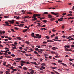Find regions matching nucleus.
I'll use <instances>...</instances> for the list:
<instances>
[{"label":"nucleus","instance_id":"nucleus-28","mask_svg":"<svg viewBox=\"0 0 74 74\" xmlns=\"http://www.w3.org/2000/svg\"><path fill=\"white\" fill-rule=\"evenodd\" d=\"M45 17H42L40 18V20H42V19H45Z\"/></svg>","mask_w":74,"mask_h":74},{"label":"nucleus","instance_id":"nucleus-56","mask_svg":"<svg viewBox=\"0 0 74 74\" xmlns=\"http://www.w3.org/2000/svg\"><path fill=\"white\" fill-rule=\"evenodd\" d=\"M12 49H16V47H12Z\"/></svg>","mask_w":74,"mask_h":74},{"label":"nucleus","instance_id":"nucleus-24","mask_svg":"<svg viewBox=\"0 0 74 74\" xmlns=\"http://www.w3.org/2000/svg\"><path fill=\"white\" fill-rule=\"evenodd\" d=\"M73 16V15H72V14H69L67 15V16Z\"/></svg>","mask_w":74,"mask_h":74},{"label":"nucleus","instance_id":"nucleus-14","mask_svg":"<svg viewBox=\"0 0 74 74\" xmlns=\"http://www.w3.org/2000/svg\"><path fill=\"white\" fill-rule=\"evenodd\" d=\"M25 55H26V56H32V55L31 54H25Z\"/></svg>","mask_w":74,"mask_h":74},{"label":"nucleus","instance_id":"nucleus-31","mask_svg":"<svg viewBox=\"0 0 74 74\" xmlns=\"http://www.w3.org/2000/svg\"><path fill=\"white\" fill-rule=\"evenodd\" d=\"M30 73H31V74H34V72L33 71H31Z\"/></svg>","mask_w":74,"mask_h":74},{"label":"nucleus","instance_id":"nucleus-52","mask_svg":"<svg viewBox=\"0 0 74 74\" xmlns=\"http://www.w3.org/2000/svg\"><path fill=\"white\" fill-rule=\"evenodd\" d=\"M64 27H65L64 26V25H63L62 27V29H64Z\"/></svg>","mask_w":74,"mask_h":74},{"label":"nucleus","instance_id":"nucleus-43","mask_svg":"<svg viewBox=\"0 0 74 74\" xmlns=\"http://www.w3.org/2000/svg\"><path fill=\"white\" fill-rule=\"evenodd\" d=\"M32 37H34V38H37V37L33 35L32 36Z\"/></svg>","mask_w":74,"mask_h":74},{"label":"nucleus","instance_id":"nucleus-8","mask_svg":"<svg viewBox=\"0 0 74 74\" xmlns=\"http://www.w3.org/2000/svg\"><path fill=\"white\" fill-rule=\"evenodd\" d=\"M71 37H74V35H72L71 36H69L67 38V39H70V38H71Z\"/></svg>","mask_w":74,"mask_h":74},{"label":"nucleus","instance_id":"nucleus-64","mask_svg":"<svg viewBox=\"0 0 74 74\" xmlns=\"http://www.w3.org/2000/svg\"><path fill=\"white\" fill-rule=\"evenodd\" d=\"M3 64L4 65H5V64H6V62H4L3 63Z\"/></svg>","mask_w":74,"mask_h":74},{"label":"nucleus","instance_id":"nucleus-40","mask_svg":"<svg viewBox=\"0 0 74 74\" xmlns=\"http://www.w3.org/2000/svg\"><path fill=\"white\" fill-rule=\"evenodd\" d=\"M61 62H62V61H61L60 60H58V63H60Z\"/></svg>","mask_w":74,"mask_h":74},{"label":"nucleus","instance_id":"nucleus-5","mask_svg":"<svg viewBox=\"0 0 74 74\" xmlns=\"http://www.w3.org/2000/svg\"><path fill=\"white\" fill-rule=\"evenodd\" d=\"M23 69L24 70H27L28 69V68H27L24 67H23Z\"/></svg>","mask_w":74,"mask_h":74},{"label":"nucleus","instance_id":"nucleus-10","mask_svg":"<svg viewBox=\"0 0 74 74\" xmlns=\"http://www.w3.org/2000/svg\"><path fill=\"white\" fill-rule=\"evenodd\" d=\"M61 64H62L63 66H65V67H67V66L66 65V64H65L62 63H61Z\"/></svg>","mask_w":74,"mask_h":74},{"label":"nucleus","instance_id":"nucleus-42","mask_svg":"<svg viewBox=\"0 0 74 74\" xmlns=\"http://www.w3.org/2000/svg\"><path fill=\"white\" fill-rule=\"evenodd\" d=\"M58 21H59V22H61L62 21H63V20H61V19H58Z\"/></svg>","mask_w":74,"mask_h":74},{"label":"nucleus","instance_id":"nucleus-29","mask_svg":"<svg viewBox=\"0 0 74 74\" xmlns=\"http://www.w3.org/2000/svg\"><path fill=\"white\" fill-rule=\"evenodd\" d=\"M55 36V34H53L51 36V37H54Z\"/></svg>","mask_w":74,"mask_h":74},{"label":"nucleus","instance_id":"nucleus-34","mask_svg":"<svg viewBox=\"0 0 74 74\" xmlns=\"http://www.w3.org/2000/svg\"><path fill=\"white\" fill-rule=\"evenodd\" d=\"M20 18V17L18 16L17 17V18H16V19H19Z\"/></svg>","mask_w":74,"mask_h":74},{"label":"nucleus","instance_id":"nucleus-13","mask_svg":"<svg viewBox=\"0 0 74 74\" xmlns=\"http://www.w3.org/2000/svg\"><path fill=\"white\" fill-rule=\"evenodd\" d=\"M16 38H17V39H18V40H22V38L20 37H17Z\"/></svg>","mask_w":74,"mask_h":74},{"label":"nucleus","instance_id":"nucleus-1","mask_svg":"<svg viewBox=\"0 0 74 74\" xmlns=\"http://www.w3.org/2000/svg\"><path fill=\"white\" fill-rule=\"evenodd\" d=\"M41 15L40 14H34L33 15V16L32 17L33 18H34L36 17V16H40Z\"/></svg>","mask_w":74,"mask_h":74},{"label":"nucleus","instance_id":"nucleus-39","mask_svg":"<svg viewBox=\"0 0 74 74\" xmlns=\"http://www.w3.org/2000/svg\"><path fill=\"white\" fill-rule=\"evenodd\" d=\"M27 14H32V13L30 12H27Z\"/></svg>","mask_w":74,"mask_h":74},{"label":"nucleus","instance_id":"nucleus-26","mask_svg":"<svg viewBox=\"0 0 74 74\" xmlns=\"http://www.w3.org/2000/svg\"><path fill=\"white\" fill-rule=\"evenodd\" d=\"M34 53H35V54H37V55H38V53L37 52H36V51H34Z\"/></svg>","mask_w":74,"mask_h":74},{"label":"nucleus","instance_id":"nucleus-2","mask_svg":"<svg viewBox=\"0 0 74 74\" xmlns=\"http://www.w3.org/2000/svg\"><path fill=\"white\" fill-rule=\"evenodd\" d=\"M51 14H54L55 15H56V17H59V14L58 13H54L53 12H51Z\"/></svg>","mask_w":74,"mask_h":74},{"label":"nucleus","instance_id":"nucleus-11","mask_svg":"<svg viewBox=\"0 0 74 74\" xmlns=\"http://www.w3.org/2000/svg\"><path fill=\"white\" fill-rule=\"evenodd\" d=\"M41 65L42 66H46V64L45 63H42L41 64Z\"/></svg>","mask_w":74,"mask_h":74},{"label":"nucleus","instance_id":"nucleus-51","mask_svg":"<svg viewBox=\"0 0 74 74\" xmlns=\"http://www.w3.org/2000/svg\"><path fill=\"white\" fill-rule=\"evenodd\" d=\"M11 56H12L13 57H15V55L14 54H12L11 55Z\"/></svg>","mask_w":74,"mask_h":74},{"label":"nucleus","instance_id":"nucleus-59","mask_svg":"<svg viewBox=\"0 0 74 74\" xmlns=\"http://www.w3.org/2000/svg\"><path fill=\"white\" fill-rule=\"evenodd\" d=\"M63 19H64V18H63V17H61L60 18V19L61 20H63Z\"/></svg>","mask_w":74,"mask_h":74},{"label":"nucleus","instance_id":"nucleus-62","mask_svg":"<svg viewBox=\"0 0 74 74\" xmlns=\"http://www.w3.org/2000/svg\"><path fill=\"white\" fill-rule=\"evenodd\" d=\"M21 66H23V65H24V64L23 63H21Z\"/></svg>","mask_w":74,"mask_h":74},{"label":"nucleus","instance_id":"nucleus-41","mask_svg":"<svg viewBox=\"0 0 74 74\" xmlns=\"http://www.w3.org/2000/svg\"><path fill=\"white\" fill-rule=\"evenodd\" d=\"M12 70H13V71H16V70L14 69H12Z\"/></svg>","mask_w":74,"mask_h":74},{"label":"nucleus","instance_id":"nucleus-48","mask_svg":"<svg viewBox=\"0 0 74 74\" xmlns=\"http://www.w3.org/2000/svg\"><path fill=\"white\" fill-rule=\"evenodd\" d=\"M43 44H47V42L44 41L43 42Z\"/></svg>","mask_w":74,"mask_h":74},{"label":"nucleus","instance_id":"nucleus-57","mask_svg":"<svg viewBox=\"0 0 74 74\" xmlns=\"http://www.w3.org/2000/svg\"><path fill=\"white\" fill-rule=\"evenodd\" d=\"M35 49V50H38L39 49H38V48H36Z\"/></svg>","mask_w":74,"mask_h":74},{"label":"nucleus","instance_id":"nucleus-45","mask_svg":"<svg viewBox=\"0 0 74 74\" xmlns=\"http://www.w3.org/2000/svg\"><path fill=\"white\" fill-rule=\"evenodd\" d=\"M14 29H15V30H18L19 29V28L15 27L14 28Z\"/></svg>","mask_w":74,"mask_h":74},{"label":"nucleus","instance_id":"nucleus-21","mask_svg":"<svg viewBox=\"0 0 74 74\" xmlns=\"http://www.w3.org/2000/svg\"><path fill=\"white\" fill-rule=\"evenodd\" d=\"M45 37L46 38H47V39H49V38H50L49 37H48V36H46Z\"/></svg>","mask_w":74,"mask_h":74},{"label":"nucleus","instance_id":"nucleus-47","mask_svg":"<svg viewBox=\"0 0 74 74\" xmlns=\"http://www.w3.org/2000/svg\"><path fill=\"white\" fill-rule=\"evenodd\" d=\"M54 20H55V19L53 18H52L50 19L51 21H54Z\"/></svg>","mask_w":74,"mask_h":74},{"label":"nucleus","instance_id":"nucleus-15","mask_svg":"<svg viewBox=\"0 0 74 74\" xmlns=\"http://www.w3.org/2000/svg\"><path fill=\"white\" fill-rule=\"evenodd\" d=\"M25 43H26V44H30V42H29V41H25L24 42Z\"/></svg>","mask_w":74,"mask_h":74},{"label":"nucleus","instance_id":"nucleus-22","mask_svg":"<svg viewBox=\"0 0 74 74\" xmlns=\"http://www.w3.org/2000/svg\"><path fill=\"white\" fill-rule=\"evenodd\" d=\"M8 39L9 40H12V38L10 37H8Z\"/></svg>","mask_w":74,"mask_h":74},{"label":"nucleus","instance_id":"nucleus-12","mask_svg":"<svg viewBox=\"0 0 74 74\" xmlns=\"http://www.w3.org/2000/svg\"><path fill=\"white\" fill-rule=\"evenodd\" d=\"M72 40H74V39L73 38H71L69 39L68 40V41H71Z\"/></svg>","mask_w":74,"mask_h":74},{"label":"nucleus","instance_id":"nucleus-37","mask_svg":"<svg viewBox=\"0 0 74 74\" xmlns=\"http://www.w3.org/2000/svg\"><path fill=\"white\" fill-rule=\"evenodd\" d=\"M4 18H9V17L6 16H4Z\"/></svg>","mask_w":74,"mask_h":74},{"label":"nucleus","instance_id":"nucleus-18","mask_svg":"<svg viewBox=\"0 0 74 74\" xmlns=\"http://www.w3.org/2000/svg\"><path fill=\"white\" fill-rule=\"evenodd\" d=\"M51 69H58V68L56 67H50Z\"/></svg>","mask_w":74,"mask_h":74},{"label":"nucleus","instance_id":"nucleus-61","mask_svg":"<svg viewBox=\"0 0 74 74\" xmlns=\"http://www.w3.org/2000/svg\"><path fill=\"white\" fill-rule=\"evenodd\" d=\"M71 47H73V48H74V45H71Z\"/></svg>","mask_w":74,"mask_h":74},{"label":"nucleus","instance_id":"nucleus-3","mask_svg":"<svg viewBox=\"0 0 74 74\" xmlns=\"http://www.w3.org/2000/svg\"><path fill=\"white\" fill-rule=\"evenodd\" d=\"M36 36L39 39L41 38V35H39V34H37L36 35Z\"/></svg>","mask_w":74,"mask_h":74},{"label":"nucleus","instance_id":"nucleus-33","mask_svg":"<svg viewBox=\"0 0 74 74\" xmlns=\"http://www.w3.org/2000/svg\"><path fill=\"white\" fill-rule=\"evenodd\" d=\"M41 67L43 69H44V70H45V67L44 66H41Z\"/></svg>","mask_w":74,"mask_h":74},{"label":"nucleus","instance_id":"nucleus-36","mask_svg":"<svg viewBox=\"0 0 74 74\" xmlns=\"http://www.w3.org/2000/svg\"><path fill=\"white\" fill-rule=\"evenodd\" d=\"M34 64H35V65H36V66H38V64H37V63H36V62H34Z\"/></svg>","mask_w":74,"mask_h":74},{"label":"nucleus","instance_id":"nucleus-60","mask_svg":"<svg viewBox=\"0 0 74 74\" xmlns=\"http://www.w3.org/2000/svg\"><path fill=\"white\" fill-rule=\"evenodd\" d=\"M5 33V32L4 31H2V33H3V34H4Z\"/></svg>","mask_w":74,"mask_h":74},{"label":"nucleus","instance_id":"nucleus-9","mask_svg":"<svg viewBox=\"0 0 74 74\" xmlns=\"http://www.w3.org/2000/svg\"><path fill=\"white\" fill-rule=\"evenodd\" d=\"M27 30H28V29H25V30H23V33H25V32H26L27 31Z\"/></svg>","mask_w":74,"mask_h":74},{"label":"nucleus","instance_id":"nucleus-27","mask_svg":"<svg viewBox=\"0 0 74 74\" xmlns=\"http://www.w3.org/2000/svg\"><path fill=\"white\" fill-rule=\"evenodd\" d=\"M44 14H45L46 15H47L48 14V13L47 12H45L43 13Z\"/></svg>","mask_w":74,"mask_h":74},{"label":"nucleus","instance_id":"nucleus-19","mask_svg":"<svg viewBox=\"0 0 74 74\" xmlns=\"http://www.w3.org/2000/svg\"><path fill=\"white\" fill-rule=\"evenodd\" d=\"M21 63H26V62H25L24 61H23V60H21Z\"/></svg>","mask_w":74,"mask_h":74},{"label":"nucleus","instance_id":"nucleus-30","mask_svg":"<svg viewBox=\"0 0 74 74\" xmlns=\"http://www.w3.org/2000/svg\"><path fill=\"white\" fill-rule=\"evenodd\" d=\"M36 47L37 48H41V47H40V46L38 45V46H36Z\"/></svg>","mask_w":74,"mask_h":74},{"label":"nucleus","instance_id":"nucleus-16","mask_svg":"<svg viewBox=\"0 0 74 74\" xmlns=\"http://www.w3.org/2000/svg\"><path fill=\"white\" fill-rule=\"evenodd\" d=\"M74 19V17H70L69 18H68V20H69V19Z\"/></svg>","mask_w":74,"mask_h":74},{"label":"nucleus","instance_id":"nucleus-6","mask_svg":"<svg viewBox=\"0 0 74 74\" xmlns=\"http://www.w3.org/2000/svg\"><path fill=\"white\" fill-rule=\"evenodd\" d=\"M48 18H52V15H50V14H49L48 15Z\"/></svg>","mask_w":74,"mask_h":74},{"label":"nucleus","instance_id":"nucleus-50","mask_svg":"<svg viewBox=\"0 0 74 74\" xmlns=\"http://www.w3.org/2000/svg\"><path fill=\"white\" fill-rule=\"evenodd\" d=\"M25 63H26L27 64H30V62H25Z\"/></svg>","mask_w":74,"mask_h":74},{"label":"nucleus","instance_id":"nucleus-55","mask_svg":"<svg viewBox=\"0 0 74 74\" xmlns=\"http://www.w3.org/2000/svg\"><path fill=\"white\" fill-rule=\"evenodd\" d=\"M34 21H36L37 19V18L36 17L34 18Z\"/></svg>","mask_w":74,"mask_h":74},{"label":"nucleus","instance_id":"nucleus-38","mask_svg":"<svg viewBox=\"0 0 74 74\" xmlns=\"http://www.w3.org/2000/svg\"><path fill=\"white\" fill-rule=\"evenodd\" d=\"M21 52H23V53H26V51H21Z\"/></svg>","mask_w":74,"mask_h":74},{"label":"nucleus","instance_id":"nucleus-4","mask_svg":"<svg viewBox=\"0 0 74 74\" xmlns=\"http://www.w3.org/2000/svg\"><path fill=\"white\" fill-rule=\"evenodd\" d=\"M14 20H12L11 21H9V22H10V24H13L14 23Z\"/></svg>","mask_w":74,"mask_h":74},{"label":"nucleus","instance_id":"nucleus-53","mask_svg":"<svg viewBox=\"0 0 74 74\" xmlns=\"http://www.w3.org/2000/svg\"><path fill=\"white\" fill-rule=\"evenodd\" d=\"M16 24H17V25H19V23L18 22H16Z\"/></svg>","mask_w":74,"mask_h":74},{"label":"nucleus","instance_id":"nucleus-25","mask_svg":"<svg viewBox=\"0 0 74 74\" xmlns=\"http://www.w3.org/2000/svg\"><path fill=\"white\" fill-rule=\"evenodd\" d=\"M51 53L53 54H56L57 53H55V52H53V51L51 52Z\"/></svg>","mask_w":74,"mask_h":74},{"label":"nucleus","instance_id":"nucleus-46","mask_svg":"<svg viewBox=\"0 0 74 74\" xmlns=\"http://www.w3.org/2000/svg\"><path fill=\"white\" fill-rule=\"evenodd\" d=\"M11 31H12V32H15V31H14V30L13 29H11Z\"/></svg>","mask_w":74,"mask_h":74},{"label":"nucleus","instance_id":"nucleus-23","mask_svg":"<svg viewBox=\"0 0 74 74\" xmlns=\"http://www.w3.org/2000/svg\"><path fill=\"white\" fill-rule=\"evenodd\" d=\"M43 22H44V23H47V21L46 20H44Z\"/></svg>","mask_w":74,"mask_h":74},{"label":"nucleus","instance_id":"nucleus-32","mask_svg":"<svg viewBox=\"0 0 74 74\" xmlns=\"http://www.w3.org/2000/svg\"><path fill=\"white\" fill-rule=\"evenodd\" d=\"M3 58V56H1L0 57V59H1Z\"/></svg>","mask_w":74,"mask_h":74},{"label":"nucleus","instance_id":"nucleus-58","mask_svg":"<svg viewBox=\"0 0 74 74\" xmlns=\"http://www.w3.org/2000/svg\"><path fill=\"white\" fill-rule=\"evenodd\" d=\"M66 14V13H64L62 14V15L64 16V15H65Z\"/></svg>","mask_w":74,"mask_h":74},{"label":"nucleus","instance_id":"nucleus-17","mask_svg":"<svg viewBox=\"0 0 74 74\" xmlns=\"http://www.w3.org/2000/svg\"><path fill=\"white\" fill-rule=\"evenodd\" d=\"M24 25L23 24H20V27H22L23 26H24Z\"/></svg>","mask_w":74,"mask_h":74},{"label":"nucleus","instance_id":"nucleus-20","mask_svg":"<svg viewBox=\"0 0 74 74\" xmlns=\"http://www.w3.org/2000/svg\"><path fill=\"white\" fill-rule=\"evenodd\" d=\"M52 49H53V50H55L56 49V48L55 47H53V48H52Z\"/></svg>","mask_w":74,"mask_h":74},{"label":"nucleus","instance_id":"nucleus-35","mask_svg":"<svg viewBox=\"0 0 74 74\" xmlns=\"http://www.w3.org/2000/svg\"><path fill=\"white\" fill-rule=\"evenodd\" d=\"M69 60L70 61H73V60L71 58H70L69 59Z\"/></svg>","mask_w":74,"mask_h":74},{"label":"nucleus","instance_id":"nucleus-7","mask_svg":"<svg viewBox=\"0 0 74 74\" xmlns=\"http://www.w3.org/2000/svg\"><path fill=\"white\" fill-rule=\"evenodd\" d=\"M47 42H54L53 41L51 40H47Z\"/></svg>","mask_w":74,"mask_h":74},{"label":"nucleus","instance_id":"nucleus-63","mask_svg":"<svg viewBox=\"0 0 74 74\" xmlns=\"http://www.w3.org/2000/svg\"><path fill=\"white\" fill-rule=\"evenodd\" d=\"M55 72L56 73V74H59V73H58L57 72H56V71H55Z\"/></svg>","mask_w":74,"mask_h":74},{"label":"nucleus","instance_id":"nucleus-44","mask_svg":"<svg viewBox=\"0 0 74 74\" xmlns=\"http://www.w3.org/2000/svg\"><path fill=\"white\" fill-rule=\"evenodd\" d=\"M5 35H3L1 37V38H4V37H5Z\"/></svg>","mask_w":74,"mask_h":74},{"label":"nucleus","instance_id":"nucleus-54","mask_svg":"<svg viewBox=\"0 0 74 74\" xmlns=\"http://www.w3.org/2000/svg\"><path fill=\"white\" fill-rule=\"evenodd\" d=\"M49 59H51L52 58V56H49Z\"/></svg>","mask_w":74,"mask_h":74},{"label":"nucleus","instance_id":"nucleus-49","mask_svg":"<svg viewBox=\"0 0 74 74\" xmlns=\"http://www.w3.org/2000/svg\"><path fill=\"white\" fill-rule=\"evenodd\" d=\"M52 64H53L54 65H56V64L53 63H51Z\"/></svg>","mask_w":74,"mask_h":74}]
</instances>
